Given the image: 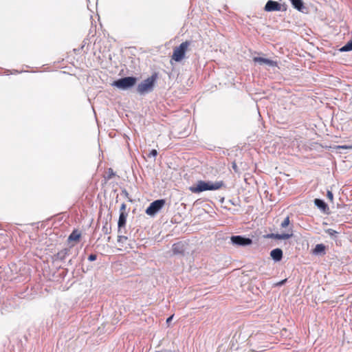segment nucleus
Instances as JSON below:
<instances>
[{"mask_svg": "<svg viewBox=\"0 0 352 352\" xmlns=\"http://www.w3.org/2000/svg\"><path fill=\"white\" fill-rule=\"evenodd\" d=\"M223 186L222 181H217L215 182H204L199 180L197 182L196 186H192L189 188L190 192L193 193H199L206 190H216L219 189Z\"/></svg>", "mask_w": 352, "mask_h": 352, "instance_id": "1", "label": "nucleus"}, {"mask_svg": "<svg viewBox=\"0 0 352 352\" xmlns=\"http://www.w3.org/2000/svg\"><path fill=\"white\" fill-rule=\"evenodd\" d=\"M136 78L135 77H124L113 81L111 86L115 87L120 90H126L135 85Z\"/></svg>", "mask_w": 352, "mask_h": 352, "instance_id": "2", "label": "nucleus"}, {"mask_svg": "<svg viewBox=\"0 0 352 352\" xmlns=\"http://www.w3.org/2000/svg\"><path fill=\"white\" fill-rule=\"evenodd\" d=\"M155 80L156 76L153 75L140 82L137 89L138 93L142 95L151 92L153 89Z\"/></svg>", "mask_w": 352, "mask_h": 352, "instance_id": "3", "label": "nucleus"}, {"mask_svg": "<svg viewBox=\"0 0 352 352\" xmlns=\"http://www.w3.org/2000/svg\"><path fill=\"white\" fill-rule=\"evenodd\" d=\"M189 43L188 42L182 43L177 47H176L173 54V59L176 62L181 61L185 56L186 52L188 50Z\"/></svg>", "mask_w": 352, "mask_h": 352, "instance_id": "4", "label": "nucleus"}, {"mask_svg": "<svg viewBox=\"0 0 352 352\" xmlns=\"http://www.w3.org/2000/svg\"><path fill=\"white\" fill-rule=\"evenodd\" d=\"M164 204L165 201L164 199L154 201L146 208V213L149 216H154L163 208Z\"/></svg>", "mask_w": 352, "mask_h": 352, "instance_id": "5", "label": "nucleus"}, {"mask_svg": "<svg viewBox=\"0 0 352 352\" xmlns=\"http://www.w3.org/2000/svg\"><path fill=\"white\" fill-rule=\"evenodd\" d=\"M233 245L238 246H248L252 244V241L250 238L244 237L240 235L232 236L230 239Z\"/></svg>", "mask_w": 352, "mask_h": 352, "instance_id": "6", "label": "nucleus"}, {"mask_svg": "<svg viewBox=\"0 0 352 352\" xmlns=\"http://www.w3.org/2000/svg\"><path fill=\"white\" fill-rule=\"evenodd\" d=\"M253 60L254 63H258V65H265L271 67H277V63L276 61H274L272 60L261 58V57H254L253 58Z\"/></svg>", "mask_w": 352, "mask_h": 352, "instance_id": "7", "label": "nucleus"}, {"mask_svg": "<svg viewBox=\"0 0 352 352\" xmlns=\"http://www.w3.org/2000/svg\"><path fill=\"white\" fill-rule=\"evenodd\" d=\"M280 4L272 0L268 1L265 6V10L266 12L280 11Z\"/></svg>", "mask_w": 352, "mask_h": 352, "instance_id": "8", "label": "nucleus"}, {"mask_svg": "<svg viewBox=\"0 0 352 352\" xmlns=\"http://www.w3.org/2000/svg\"><path fill=\"white\" fill-rule=\"evenodd\" d=\"M270 256L275 262L280 261L283 257V251L279 248L274 249L271 251Z\"/></svg>", "mask_w": 352, "mask_h": 352, "instance_id": "9", "label": "nucleus"}, {"mask_svg": "<svg viewBox=\"0 0 352 352\" xmlns=\"http://www.w3.org/2000/svg\"><path fill=\"white\" fill-rule=\"evenodd\" d=\"M292 6L298 11L302 12L304 9L302 0H289Z\"/></svg>", "mask_w": 352, "mask_h": 352, "instance_id": "10", "label": "nucleus"}, {"mask_svg": "<svg viewBox=\"0 0 352 352\" xmlns=\"http://www.w3.org/2000/svg\"><path fill=\"white\" fill-rule=\"evenodd\" d=\"M324 252H325V246L322 243L317 244L316 245L315 248L313 250V254L315 255L324 254Z\"/></svg>", "mask_w": 352, "mask_h": 352, "instance_id": "11", "label": "nucleus"}, {"mask_svg": "<svg viewBox=\"0 0 352 352\" xmlns=\"http://www.w3.org/2000/svg\"><path fill=\"white\" fill-rule=\"evenodd\" d=\"M314 204L316 206L322 211H325L327 208V204L321 199H316L314 200Z\"/></svg>", "mask_w": 352, "mask_h": 352, "instance_id": "12", "label": "nucleus"}, {"mask_svg": "<svg viewBox=\"0 0 352 352\" xmlns=\"http://www.w3.org/2000/svg\"><path fill=\"white\" fill-rule=\"evenodd\" d=\"M293 235L292 232L290 233H284V234H273V237L276 239H288L291 238Z\"/></svg>", "mask_w": 352, "mask_h": 352, "instance_id": "13", "label": "nucleus"}, {"mask_svg": "<svg viewBox=\"0 0 352 352\" xmlns=\"http://www.w3.org/2000/svg\"><path fill=\"white\" fill-rule=\"evenodd\" d=\"M80 234L78 231L74 230L72 232V234L69 236V241H78L80 239Z\"/></svg>", "mask_w": 352, "mask_h": 352, "instance_id": "14", "label": "nucleus"}, {"mask_svg": "<svg viewBox=\"0 0 352 352\" xmlns=\"http://www.w3.org/2000/svg\"><path fill=\"white\" fill-rule=\"evenodd\" d=\"M126 216L123 212H122L120 214L119 219H118V227L120 228V227L124 226V224L126 223Z\"/></svg>", "mask_w": 352, "mask_h": 352, "instance_id": "15", "label": "nucleus"}, {"mask_svg": "<svg viewBox=\"0 0 352 352\" xmlns=\"http://www.w3.org/2000/svg\"><path fill=\"white\" fill-rule=\"evenodd\" d=\"M352 50V39L340 49V52H348Z\"/></svg>", "mask_w": 352, "mask_h": 352, "instance_id": "16", "label": "nucleus"}, {"mask_svg": "<svg viewBox=\"0 0 352 352\" xmlns=\"http://www.w3.org/2000/svg\"><path fill=\"white\" fill-rule=\"evenodd\" d=\"M173 253L175 254L180 253L182 252V250H180V245L179 244H173Z\"/></svg>", "mask_w": 352, "mask_h": 352, "instance_id": "17", "label": "nucleus"}, {"mask_svg": "<svg viewBox=\"0 0 352 352\" xmlns=\"http://www.w3.org/2000/svg\"><path fill=\"white\" fill-rule=\"evenodd\" d=\"M289 224V217H287L281 223L280 226L282 228H285L288 226Z\"/></svg>", "mask_w": 352, "mask_h": 352, "instance_id": "18", "label": "nucleus"}, {"mask_svg": "<svg viewBox=\"0 0 352 352\" xmlns=\"http://www.w3.org/2000/svg\"><path fill=\"white\" fill-rule=\"evenodd\" d=\"M127 237L124 236H119L118 238V243H124L127 241Z\"/></svg>", "mask_w": 352, "mask_h": 352, "instance_id": "19", "label": "nucleus"}, {"mask_svg": "<svg viewBox=\"0 0 352 352\" xmlns=\"http://www.w3.org/2000/svg\"><path fill=\"white\" fill-rule=\"evenodd\" d=\"M336 149H340V148H343V149H352V145H350V146H346V145H342V146H336L335 147Z\"/></svg>", "mask_w": 352, "mask_h": 352, "instance_id": "20", "label": "nucleus"}, {"mask_svg": "<svg viewBox=\"0 0 352 352\" xmlns=\"http://www.w3.org/2000/svg\"><path fill=\"white\" fill-rule=\"evenodd\" d=\"M327 198H328L331 201H333V193H332L331 191H329V190H328V191H327Z\"/></svg>", "mask_w": 352, "mask_h": 352, "instance_id": "21", "label": "nucleus"}, {"mask_svg": "<svg viewBox=\"0 0 352 352\" xmlns=\"http://www.w3.org/2000/svg\"><path fill=\"white\" fill-rule=\"evenodd\" d=\"M157 155V152L155 149H153L150 153H149V156H152L153 157H155Z\"/></svg>", "mask_w": 352, "mask_h": 352, "instance_id": "22", "label": "nucleus"}, {"mask_svg": "<svg viewBox=\"0 0 352 352\" xmlns=\"http://www.w3.org/2000/svg\"><path fill=\"white\" fill-rule=\"evenodd\" d=\"M96 259V254H90L88 257V260L89 261H94Z\"/></svg>", "mask_w": 352, "mask_h": 352, "instance_id": "23", "label": "nucleus"}, {"mask_svg": "<svg viewBox=\"0 0 352 352\" xmlns=\"http://www.w3.org/2000/svg\"><path fill=\"white\" fill-rule=\"evenodd\" d=\"M326 232L328 233L329 235H333L336 232L332 229H327L326 230Z\"/></svg>", "mask_w": 352, "mask_h": 352, "instance_id": "24", "label": "nucleus"}, {"mask_svg": "<svg viewBox=\"0 0 352 352\" xmlns=\"http://www.w3.org/2000/svg\"><path fill=\"white\" fill-rule=\"evenodd\" d=\"M173 318V315L170 316L166 319V323H169Z\"/></svg>", "mask_w": 352, "mask_h": 352, "instance_id": "25", "label": "nucleus"}, {"mask_svg": "<svg viewBox=\"0 0 352 352\" xmlns=\"http://www.w3.org/2000/svg\"><path fill=\"white\" fill-rule=\"evenodd\" d=\"M285 281H286V280H281L280 282H279L277 285H283Z\"/></svg>", "mask_w": 352, "mask_h": 352, "instance_id": "26", "label": "nucleus"}, {"mask_svg": "<svg viewBox=\"0 0 352 352\" xmlns=\"http://www.w3.org/2000/svg\"><path fill=\"white\" fill-rule=\"evenodd\" d=\"M232 167L235 170V171H236V165L235 163L233 164Z\"/></svg>", "mask_w": 352, "mask_h": 352, "instance_id": "27", "label": "nucleus"}, {"mask_svg": "<svg viewBox=\"0 0 352 352\" xmlns=\"http://www.w3.org/2000/svg\"><path fill=\"white\" fill-rule=\"evenodd\" d=\"M155 352H172L171 351H155Z\"/></svg>", "mask_w": 352, "mask_h": 352, "instance_id": "28", "label": "nucleus"}, {"mask_svg": "<svg viewBox=\"0 0 352 352\" xmlns=\"http://www.w3.org/2000/svg\"><path fill=\"white\" fill-rule=\"evenodd\" d=\"M124 207H125L124 204H122V208H124Z\"/></svg>", "mask_w": 352, "mask_h": 352, "instance_id": "29", "label": "nucleus"}]
</instances>
